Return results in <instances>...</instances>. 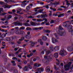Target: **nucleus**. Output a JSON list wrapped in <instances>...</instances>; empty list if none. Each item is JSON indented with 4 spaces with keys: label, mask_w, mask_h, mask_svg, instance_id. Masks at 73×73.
<instances>
[{
    "label": "nucleus",
    "mask_w": 73,
    "mask_h": 73,
    "mask_svg": "<svg viewBox=\"0 0 73 73\" xmlns=\"http://www.w3.org/2000/svg\"><path fill=\"white\" fill-rule=\"evenodd\" d=\"M59 54L62 56H66L67 54V52L64 50H62L60 51Z\"/></svg>",
    "instance_id": "obj_1"
},
{
    "label": "nucleus",
    "mask_w": 73,
    "mask_h": 73,
    "mask_svg": "<svg viewBox=\"0 0 73 73\" xmlns=\"http://www.w3.org/2000/svg\"><path fill=\"white\" fill-rule=\"evenodd\" d=\"M63 29L61 26H60L59 27V31L58 32V35L59 36H62V35H63V33L62 31H62Z\"/></svg>",
    "instance_id": "obj_2"
},
{
    "label": "nucleus",
    "mask_w": 73,
    "mask_h": 73,
    "mask_svg": "<svg viewBox=\"0 0 73 73\" xmlns=\"http://www.w3.org/2000/svg\"><path fill=\"white\" fill-rule=\"evenodd\" d=\"M72 64V62H69L67 64L65 65L64 66V68L65 69V70L67 71L69 69L70 67V64Z\"/></svg>",
    "instance_id": "obj_3"
},
{
    "label": "nucleus",
    "mask_w": 73,
    "mask_h": 73,
    "mask_svg": "<svg viewBox=\"0 0 73 73\" xmlns=\"http://www.w3.org/2000/svg\"><path fill=\"white\" fill-rule=\"evenodd\" d=\"M73 44H72V46H68L67 48V50L68 52H72L73 50Z\"/></svg>",
    "instance_id": "obj_4"
},
{
    "label": "nucleus",
    "mask_w": 73,
    "mask_h": 73,
    "mask_svg": "<svg viewBox=\"0 0 73 73\" xmlns=\"http://www.w3.org/2000/svg\"><path fill=\"white\" fill-rule=\"evenodd\" d=\"M12 18V16L11 15L9 16L7 18V16L5 17V18H2L1 19V20L2 21H4V20H8V19Z\"/></svg>",
    "instance_id": "obj_5"
},
{
    "label": "nucleus",
    "mask_w": 73,
    "mask_h": 73,
    "mask_svg": "<svg viewBox=\"0 0 73 73\" xmlns=\"http://www.w3.org/2000/svg\"><path fill=\"white\" fill-rule=\"evenodd\" d=\"M15 33L17 35H21V34H22V33H24L25 32L23 31H19V30H16L15 31Z\"/></svg>",
    "instance_id": "obj_6"
},
{
    "label": "nucleus",
    "mask_w": 73,
    "mask_h": 73,
    "mask_svg": "<svg viewBox=\"0 0 73 73\" xmlns=\"http://www.w3.org/2000/svg\"><path fill=\"white\" fill-rule=\"evenodd\" d=\"M58 14V13H56V14H54L53 15V16H55L56 17L58 16V17H63V16H64V13H62L61 15H57Z\"/></svg>",
    "instance_id": "obj_7"
},
{
    "label": "nucleus",
    "mask_w": 73,
    "mask_h": 73,
    "mask_svg": "<svg viewBox=\"0 0 73 73\" xmlns=\"http://www.w3.org/2000/svg\"><path fill=\"white\" fill-rule=\"evenodd\" d=\"M33 61L32 60H31L30 61V64H27V66L29 67V68L30 69H32V66H31L32 65H33Z\"/></svg>",
    "instance_id": "obj_8"
},
{
    "label": "nucleus",
    "mask_w": 73,
    "mask_h": 73,
    "mask_svg": "<svg viewBox=\"0 0 73 73\" xmlns=\"http://www.w3.org/2000/svg\"><path fill=\"white\" fill-rule=\"evenodd\" d=\"M41 66V64H38L37 63H35L34 64L33 68V69H36V68L39 67V66Z\"/></svg>",
    "instance_id": "obj_9"
},
{
    "label": "nucleus",
    "mask_w": 73,
    "mask_h": 73,
    "mask_svg": "<svg viewBox=\"0 0 73 73\" xmlns=\"http://www.w3.org/2000/svg\"><path fill=\"white\" fill-rule=\"evenodd\" d=\"M48 16L47 15H43L42 14H41L40 16V15H38L37 16V18H44V17H46Z\"/></svg>",
    "instance_id": "obj_10"
},
{
    "label": "nucleus",
    "mask_w": 73,
    "mask_h": 73,
    "mask_svg": "<svg viewBox=\"0 0 73 73\" xmlns=\"http://www.w3.org/2000/svg\"><path fill=\"white\" fill-rule=\"evenodd\" d=\"M44 69L42 67L36 69L37 71H38L39 72V73H41L42 72H43Z\"/></svg>",
    "instance_id": "obj_11"
},
{
    "label": "nucleus",
    "mask_w": 73,
    "mask_h": 73,
    "mask_svg": "<svg viewBox=\"0 0 73 73\" xmlns=\"http://www.w3.org/2000/svg\"><path fill=\"white\" fill-rule=\"evenodd\" d=\"M14 25L16 26H21L22 25V23H20L19 22L17 21V22H15L14 23Z\"/></svg>",
    "instance_id": "obj_12"
},
{
    "label": "nucleus",
    "mask_w": 73,
    "mask_h": 73,
    "mask_svg": "<svg viewBox=\"0 0 73 73\" xmlns=\"http://www.w3.org/2000/svg\"><path fill=\"white\" fill-rule=\"evenodd\" d=\"M50 70V68L49 66H47L46 68L45 71L46 72H49Z\"/></svg>",
    "instance_id": "obj_13"
},
{
    "label": "nucleus",
    "mask_w": 73,
    "mask_h": 73,
    "mask_svg": "<svg viewBox=\"0 0 73 73\" xmlns=\"http://www.w3.org/2000/svg\"><path fill=\"white\" fill-rule=\"evenodd\" d=\"M37 44V42H33V41L32 40H31L30 41H29V43L28 44H32V45H35V44Z\"/></svg>",
    "instance_id": "obj_14"
},
{
    "label": "nucleus",
    "mask_w": 73,
    "mask_h": 73,
    "mask_svg": "<svg viewBox=\"0 0 73 73\" xmlns=\"http://www.w3.org/2000/svg\"><path fill=\"white\" fill-rule=\"evenodd\" d=\"M58 4H59V2H55L54 3H51L50 4V6H53V5H58Z\"/></svg>",
    "instance_id": "obj_15"
},
{
    "label": "nucleus",
    "mask_w": 73,
    "mask_h": 73,
    "mask_svg": "<svg viewBox=\"0 0 73 73\" xmlns=\"http://www.w3.org/2000/svg\"><path fill=\"white\" fill-rule=\"evenodd\" d=\"M58 41H57V40L55 39V38H52V42L53 44H54V43H56V42H57Z\"/></svg>",
    "instance_id": "obj_16"
},
{
    "label": "nucleus",
    "mask_w": 73,
    "mask_h": 73,
    "mask_svg": "<svg viewBox=\"0 0 73 73\" xmlns=\"http://www.w3.org/2000/svg\"><path fill=\"white\" fill-rule=\"evenodd\" d=\"M60 49V47L59 46H55L54 48V49L55 50H58Z\"/></svg>",
    "instance_id": "obj_17"
},
{
    "label": "nucleus",
    "mask_w": 73,
    "mask_h": 73,
    "mask_svg": "<svg viewBox=\"0 0 73 73\" xmlns=\"http://www.w3.org/2000/svg\"><path fill=\"white\" fill-rule=\"evenodd\" d=\"M54 56L56 58H58V53H55L54 54Z\"/></svg>",
    "instance_id": "obj_18"
},
{
    "label": "nucleus",
    "mask_w": 73,
    "mask_h": 73,
    "mask_svg": "<svg viewBox=\"0 0 73 73\" xmlns=\"http://www.w3.org/2000/svg\"><path fill=\"white\" fill-rule=\"evenodd\" d=\"M23 70H24V71H27H27H29V68H28V67L27 66H25V67L23 69Z\"/></svg>",
    "instance_id": "obj_19"
},
{
    "label": "nucleus",
    "mask_w": 73,
    "mask_h": 73,
    "mask_svg": "<svg viewBox=\"0 0 73 73\" xmlns=\"http://www.w3.org/2000/svg\"><path fill=\"white\" fill-rule=\"evenodd\" d=\"M21 8H17V13H20V12H21Z\"/></svg>",
    "instance_id": "obj_20"
},
{
    "label": "nucleus",
    "mask_w": 73,
    "mask_h": 73,
    "mask_svg": "<svg viewBox=\"0 0 73 73\" xmlns=\"http://www.w3.org/2000/svg\"><path fill=\"white\" fill-rule=\"evenodd\" d=\"M44 27H39L38 28H35V30H38V29H39V30H42V29H43Z\"/></svg>",
    "instance_id": "obj_21"
},
{
    "label": "nucleus",
    "mask_w": 73,
    "mask_h": 73,
    "mask_svg": "<svg viewBox=\"0 0 73 73\" xmlns=\"http://www.w3.org/2000/svg\"><path fill=\"white\" fill-rule=\"evenodd\" d=\"M25 37L26 39H29L31 38V36L30 35H25Z\"/></svg>",
    "instance_id": "obj_22"
},
{
    "label": "nucleus",
    "mask_w": 73,
    "mask_h": 73,
    "mask_svg": "<svg viewBox=\"0 0 73 73\" xmlns=\"http://www.w3.org/2000/svg\"><path fill=\"white\" fill-rule=\"evenodd\" d=\"M53 57V55L52 54H50L49 56L48 57V59L49 60H51V59H52Z\"/></svg>",
    "instance_id": "obj_23"
},
{
    "label": "nucleus",
    "mask_w": 73,
    "mask_h": 73,
    "mask_svg": "<svg viewBox=\"0 0 73 73\" xmlns=\"http://www.w3.org/2000/svg\"><path fill=\"white\" fill-rule=\"evenodd\" d=\"M42 40L44 41H46L47 40V38L45 36H43L42 37Z\"/></svg>",
    "instance_id": "obj_24"
},
{
    "label": "nucleus",
    "mask_w": 73,
    "mask_h": 73,
    "mask_svg": "<svg viewBox=\"0 0 73 73\" xmlns=\"http://www.w3.org/2000/svg\"><path fill=\"white\" fill-rule=\"evenodd\" d=\"M68 22H69V21H66L65 22L63 23V26L64 27H66V26L67 25V23Z\"/></svg>",
    "instance_id": "obj_25"
},
{
    "label": "nucleus",
    "mask_w": 73,
    "mask_h": 73,
    "mask_svg": "<svg viewBox=\"0 0 73 73\" xmlns=\"http://www.w3.org/2000/svg\"><path fill=\"white\" fill-rule=\"evenodd\" d=\"M43 11V10H39L38 11V12H35V15H36L38 13H42Z\"/></svg>",
    "instance_id": "obj_26"
},
{
    "label": "nucleus",
    "mask_w": 73,
    "mask_h": 73,
    "mask_svg": "<svg viewBox=\"0 0 73 73\" xmlns=\"http://www.w3.org/2000/svg\"><path fill=\"white\" fill-rule=\"evenodd\" d=\"M33 55V54L32 53H31L30 54H27V57H28V58H29V57H31L32 55Z\"/></svg>",
    "instance_id": "obj_27"
},
{
    "label": "nucleus",
    "mask_w": 73,
    "mask_h": 73,
    "mask_svg": "<svg viewBox=\"0 0 73 73\" xmlns=\"http://www.w3.org/2000/svg\"><path fill=\"white\" fill-rule=\"evenodd\" d=\"M38 21V22H42V21H44V20L41 19H38L37 20V21Z\"/></svg>",
    "instance_id": "obj_28"
},
{
    "label": "nucleus",
    "mask_w": 73,
    "mask_h": 73,
    "mask_svg": "<svg viewBox=\"0 0 73 73\" xmlns=\"http://www.w3.org/2000/svg\"><path fill=\"white\" fill-rule=\"evenodd\" d=\"M25 39V38H24V37H22L21 38V39H20L19 40V41L20 42H21V41H22L23 40H24Z\"/></svg>",
    "instance_id": "obj_29"
},
{
    "label": "nucleus",
    "mask_w": 73,
    "mask_h": 73,
    "mask_svg": "<svg viewBox=\"0 0 73 73\" xmlns=\"http://www.w3.org/2000/svg\"><path fill=\"white\" fill-rule=\"evenodd\" d=\"M51 53V52L50 50H47L46 52V55H48L49 54H50Z\"/></svg>",
    "instance_id": "obj_30"
},
{
    "label": "nucleus",
    "mask_w": 73,
    "mask_h": 73,
    "mask_svg": "<svg viewBox=\"0 0 73 73\" xmlns=\"http://www.w3.org/2000/svg\"><path fill=\"white\" fill-rule=\"evenodd\" d=\"M49 49L50 50L51 52H53V51L54 50V49H53V47H52V46L50 47Z\"/></svg>",
    "instance_id": "obj_31"
},
{
    "label": "nucleus",
    "mask_w": 73,
    "mask_h": 73,
    "mask_svg": "<svg viewBox=\"0 0 73 73\" xmlns=\"http://www.w3.org/2000/svg\"><path fill=\"white\" fill-rule=\"evenodd\" d=\"M11 63L13 64V66H15V65H16V63H15V61H12L11 62Z\"/></svg>",
    "instance_id": "obj_32"
},
{
    "label": "nucleus",
    "mask_w": 73,
    "mask_h": 73,
    "mask_svg": "<svg viewBox=\"0 0 73 73\" xmlns=\"http://www.w3.org/2000/svg\"><path fill=\"white\" fill-rule=\"evenodd\" d=\"M44 32L45 33H49L50 32V31H49V30H44Z\"/></svg>",
    "instance_id": "obj_33"
},
{
    "label": "nucleus",
    "mask_w": 73,
    "mask_h": 73,
    "mask_svg": "<svg viewBox=\"0 0 73 73\" xmlns=\"http://www.w3.org/2000/svg\"><path fill=\"white\" fill-rule=\"evenodd\" d=\"M1 37L2 38H4V37H6V35L5 34H3L1 35Z\"/></svg>",
    "instance_id": "obj_34"
},
{
    "label": "nucleus",
    "mask_w": 73,
    "mask_h": 73,
    "mask_svg": "<svg viewBox=\"0 0 73 73\" xmlns=\"http://www.w3.org/2000/svg\"><path fill=\"white\" fill-rule=\"evenodd\" d=\"M28 19H33L34 18H35V17L33 16H29L28 17Z\"/></svg>",
    "instance_id": "obj_35"
},
{
    "label": "nucleus",
    "mask_w": 73,
    "mask_h": 73,
    "mask_svg": "<svg viewBox=\"0 0 73 73\" xmlns=\"http://www.w3.org/2000/svg\"><path fill=\"white\" fill-rule=\"evenodd\" d=\"M14 73H18V70L16 69H15L13 71Z\"/></svg>",
    "instance_id": "obj_36"
},
{
    "label": "nucleus",
    "mask_w": 73,
    "mask_h": 73,
    "mask_svg": "<svg viewBox=\"0 0 73 73\" xmlns=\"http://www.w3.org/2000/svg\"><path fill=\"white\" fill-rule=\"evenodd\" d=\"M55 22H56V21H53V20H52L50 22V24H53V23H55Z\"/></svg>",
    "instance_id": "obj_37"
},
{
    "label": "nucleus",
    "mask_w": 73,
    "mask_h": 73,
    "mask_svg": "<svg viewBox=\"0 0 73 73\" xmlns=\"http://www.w3.org/2000/svg\"><path fill=\"white\" fill-rule=\"evenodd\" d=\"M31 8V7H30L29 6H28L26 7V10L27 11H29L30 9Z\"/></svg>",
    "instance_id": "obj_38"
},
{
    "label": "nucleus",
    "mask_w": 73,
    "mask_h": 73,
    "mask_svg": "<svg viewBox=\"0 0 73 73\" xmlns=\"http://www.w3.org/2000/svg\"><path fill=\"white\" fill-rule=\"evenodd\" d=\"M9 41H12L13 40V37H12L9 38Z\"/></svg>",
    "instance_id": "obj_39"
},
{
    "label": "nucleus",
    "mask_w": 73,
    "mask_h": 73,
    "mask_svg": "<svg viewBox=\"0 0 73 73\" xmlns=\"http://www.w3.org/2000/svg\"><path fill=\"white\" fill-rule=\"evenodd\" d=\"M26 30L27 31H31L32 29L30 27H27L26 28Z\"/></svg>",
    "instance_id": "obj_40"
},
{
    "label": "nucleus",
    "mask_w": 73,
    "mask_h": 73,
    "mask_svg": "<svg viewBox=\"0 0 73 73\" xmlns=\"http://www.w3.org/2000/svg\"><path fill=\"white\" fill-rule=\"evenodd\" d=\"M44 59H48V56L46 55H45L44 56Z\"/></svg>",
    "instance_id": "obj_41"
},
{
    "label": "nucleus",
    "mask_w": 73,
    "mask_h": 73,
    "mask_svg": "<svg viewBox=\"0 0 73 73\" xmlns=\"http://www.w3.org/2000/svg\"><path fill=\"white\" fill-rule=\"evenodd\" d=\"M38 9H39V7H37L36 8H35L34 9H35V12H37V11Z\"/></svg>",
    "instance_id": "obj_42"
},
{
    "label": "nucleus",
    "mask_w": 73,
    "mask_h": 73,
    "mask_svg": "<svg viewBox=\"0 0 73 73\" xmlns=\"http://www.w3.org/2000/svg\"><path fill=\"white\" fill-rule=\"evenodd\" d=\"M24 25H25V26H29V25H29V23H25L24 24Z\"/></svg>",
    "instance_id": "obj_43"
},
{
    "label": "nucleus",
    "mask_w": 73,
    "mask_h": 73,
    "mask_svg": "<svg viewBox=\"0 0 73 73\" xmlns=\"http://www.w3.org/2000/svg\"><path fill=\"white\" fill-rule=\"evenodd\" d=\"M43 21H45L46 22H48V20H47V19L46 18H44L43 19Z\"/></svg>",
    "instance_id": "obj_44"
},
{
    "label": "nucleus",
    "mask_w": 73,
    "mask_h": 73,
    "mask_svg": "<svg viewBox=\"0 0 73 73\" xmlns=\"http://www.w3.org/2000/svg\"><path fill=\"white\" fill-rule=\"evenodd\" d=\"M46 50L45 49L44 50V51H42L41 52V54H44V51H45Z\"/></svg>",
    "instance_id": "obj_45"
},
{
    "label": "nucleus",
    "mask_w": 73,
    "mask_h": 73,
    "mask_svg": "<svg viewBox=\"0 0 73 73\" xmlns=\"http://www.w3.org/2000/svg\"><path fill=\"white\" fill-rule=\"evenodd\" d=\"M50 9H51V10H53V11H56V9H53L52 7H50Z\"/></svg>",
    "instance_id": "obj_46"
},
{
    "label": "nucleus",
    "mask_w": 73,
    "mask_h": 73,
    "mask_svg": "<svg viewBox=\"0 0 73 73\" xmlns=\"http://www.w3.org/2000/svg\"><path fill=\"white\" fill-rule=\"evenodd\" d=\"M41 41H42V40L41 39H39L38 40V42L40 43Z\"/></svg>",
    "instance_id": "obj_47"
},
{
    "label": "nucleus",
    "mask_w": 73,
    "mask_h": 73,
    "mask_svg": "<svg viewBox=\"0 0 73 73\" xmlns=\"http://www.w3.org/2000/svg\"><path fill=\"white\" fill-rule=\"evenodd\" d=\"M31 25L32 26H35V24L33 22H31Z\"/></svg>",
    "instance_id": "obj_48"
},
{
    "label": "nucleus",
    "mask_w": 73,
    "mask_h": 73,
    "mask_svg": "<svg viewBox=\"0 0 73 73\" xmlns=\"http://www.w3.org/2000/svg\"><path fill=\"white\" fill-rule=\"evenodd\" d=\"M45 25H49V22H48L47 23H46V22Z\"/></svg>",
    "instance_id": "obj_49"
},
{
    "label": "nucleus",
    "mask_w": 73,
    "mask_h": 73,
    "mask_svg": "<svg viewBox=\"0 0 73 73\" xmlns=\"http://www.w3.org/2000/svg\"><path fill=\"white\" fill-rule=\"evenodd\" d=\"M6 41H9V38H6Z\"/></svg>",
    "instance_id": "obj_50"
},
{
    "label": "nucleus",
    "mask_w": 73,
    "mask_h": 73,
    "mask_svg": "<svg viewBox=\"0 0 73 73\" xmlns=\"http://www.w3.org/2000/svg\"><path fill=\"white\" fill-rule=\"evenodd\" d=\"M23 63L24 64H26L27 63V61L25 60H24L23 61Z\"/></svg>",
    "instance_id": "obj_51"
},
{
    "label": "nucleus",
    "mask_w": 73,
    "mask_h": 73,
    "mask_svg": "<svg viewBox=\"0 0 73 73\" xmlns=\"http://www.w3.org/2000/svg\"><path fill=\"white\" fill-rule=\"evenodd\" d=\"M1 11H2V12H4L3 9L2 8H0V13H1Z\"/></svg>",
    "instance_id": "obj_52"
},
{
    "label": "nucleus",
    "mask_w": 73,
    "mask_h": 73,
    "mask_svg": "<svg viewBox=\"0 0 73 73\" xmlns=\"http://www.w3.org/2000/svg\"><path fill=\"white\" fill-rule=\"evenodd\" d=\"M45 23H46V22L44 21V22H42L41 24V25H43Z\"/></svg>",
    "instance_id": "obj_53"
},
{
    "label": "nucleus",
    "mask_w": 73,
    "mask_h": 73,
    "mask_svg": "<svg viewBox=\"0 0 73 73\" xmlns=\"http://www.w3.org/2000/svg\"><path fill=\"white\" fill-rule=\"evenodd\" d=\"M20 29H25V27H22L20 28Z\"/></svg>",
    "instance_id": "obj_54"
},
{
    "label": "nucleus",
    "mask_w": 73,
    "mask_h": 73,
    "mask_svg": "<svg viewBox=\"0 0 73 73\" xmlns=\"http://www.w3.org/2000/svg\"><path fill=\"white\" fill-rule=\"evenodd\" d=\"M42 14H43V15H43V16H46V15H47L46 14V13L45 12H43L42 13Z\"/></svg>",
    "instance_id": "obj_55"
},
{
    "label": "nucleus",
    "mask_w": 73,
    "mask_h": 73,
    "mask_svg": "<svg viewBox=\"0 0 73 73\" xmlns=\"http://www.w3.org/2000/svg\"><path fill=\"white\" fill-rule=\"evenodd\" d=\"M27 13H28V14H32V12L31 11H29L27 12Z\"/></svg>",
    "instance_id": "obj_56"
},
{
    "label": "nucleus",
    "mask_w": 73,
    "mask_h": 73,
    "mask_svg": "<svg viewBox=\"0 0 73 73\" xmlns=\"http://www.w3.org/2000/svg\"><path fill=\"white\" fill-rule=\"evenodd\" d=\"M6 14H8V13H3L2 14V15H6Z\"/></svg>",
    "instance_id": "obj_57"
},
{
    "label": "nucleus",
    "mask_w": 73,
    "mask_h": 73,
    "mask_svg": "<svg viewBox=\"0 0 73 73\" xmlns=\"http://www.w3.org/2000/svg\"><path fill=\"white\" fill-rule=\"evenodd\" d=\"M54 35L55 36L56 38H57V35L56 33H54Z\"/></svg>",
    "instance_id": "obj_58"
},
{
    "label": "nucleus",
    "mask_w": 73,
    "mask_h": 73,
    "mask_svg": "<svg viewBox=\"0 0 73 73\" xmlns=\"http://www.w3.org/2000/svg\"><path fill=\"white\" fill-rule=\"evenodd\" d=\"M45 8H47V9H48V8H49V6H48V5H46L45 6Z\"/></svg>",
    "instance_id": "obj_59"
},
{
    "label": "nucleus",
    "mask_w": 73,
    "mask_h": 73,
    "mask_svg": "<svg viewBox=\"0 0 73 73\" xmlns=\"http://www.w3.org/2000/svg\"><path fill=\"white\" fill-rule=\"evenodd\" d=\"M43 42H42V41L40 43V44L41 45H43Z\"/></svg>",
    "instance_id": "obj_60"
},
{
    "label": "nucleus",
    "mask_w": 73,
    "mask_h": 73,
    "mask_svg": "<svg viewBox=\"0 0 73 73\" xmlns=\"http://www.w3.org/2000/svg\"><path fill=\"white\" fill-rule=\"evenodd\" d=\"M12 12H13V13H15V12H16V10H15V9H13L12 11Z\"/></svg>",
    "instance_id": "obj_61"
},
{
    "label": "nucleus",
    "mask_w": 73,
    "mask_h": 73,
    "mask_svg": "<svg viewBox=\"0 0 73 73\" xmlns=\"http://www.w3.org/2000/svg\"><path fill=\"white\" fill-rule=\"evenodd\" d=\"M4 3V2H2L1 1L0 2V4H3Z\"/></svg>",
    "instance_id": "obj_62"
},
{
    "label": "nucleus",
    "mask_w": 73,
    "mask_h": 73,
    "mask_svg": "<svg viewBox=\"0 0 73 73\" xmlns=\"http://www.w3.org/2000/svg\"><path fill=\"white\" fill-rule=\"evenodd\" d=\"M62 8H67V7L66 6H62Z\"/></svg>",
    "instance_id": "obj_63"
},
{
    "label": "nucleus",
    "mask_w": 73,
    "mask_h": 73,
    "mask_svg": "<svg viewBox=\"0 0 73 73\" xmlns=\"http://www.w3.org/2000/svg\"><path fill=\"white\" fill-rule=\"evenodd\" d=\"M49 12L50 13H49V16H51L52 15V12H51V11H50Z\"/></svg>",
    "instance_id": "obj_64"
}]
</instances>
